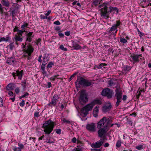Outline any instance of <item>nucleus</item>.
<instances>
[{
    "label": "nucleus",
    "instance_id": "1",
    "mask_svg": "<svg viewBox=\"0 0 151 151\" xmlns=\"http://www.w3.org/2000/svg\"><path fill=\"white\" fill-rule=\"evenodd\" d=\"M99 7L102 8L101 12L102 16L104 17H107L110 13L116 12V14L118 13V9L116 7H112L108 3H104L99 5Z\"/></svg>",
    "mask_w": 151,
    "mask_h": 151
},
{
    "label": "nucleus",
    "instance_id": "2",
    "mask_svg": "<svg viewBox=\"0 0 151 151\" xmlns=\"http://www.w3.org/2000/svg\"><path fill=\"white\" fill-rule=\"evenodd\" d=\"M106 120V117H104L97 123V128L100 129L98 133V136L100 137H101L109 129L106 126H104Z\"/></svg>",
    "mask_w": 151,
    "mask_h": 151
},
{
    "label": "nucleus",
    "instance_id": "3",
    "mask_svg": "<svg viewBox=\"0 0 151 151\" xmlns=\"http://www.w3.org/2000/svg\"><path fill=\"white\" fill-rule=\"evenodd\" d=\"M26 43L25 45L22 43V48L23 49V55L24 58H27V60H30L32 58V53L33 52L34 49L31 45H29L26 46Z\"/></svg>",
    "mask_w": 151,
    "mask_h": 151
},
{
    "label": "nucleus",
    "instance_id": "4",
    "mask_svg": "<svg viewBox=\"0 0 151 151\" xmlns=\"http://www.w3.org/2000/svg\"><path fill=\"white\" fill-rule=\"evenodd\" d=\"M55 122L49 119L43 124L42 128L44 129L45 134H50L52 131L54 127Z\"/></svg>",
    "mask_w": 151,
    "mask_h": 151
},
{
    "label": "nucleus",
    "instance_id": "5",
    "mask_svg": "<svg viewBox=\"0 0 151 151\" xmlns=\"http://www.w3.org/2000/svg\"><path fill=\"white\" fill-rule=\"evenodd\" d=\"M92 83V82L82 77L78 79L75 82V84L77 87L80 86L88 87L91 86Z\"/></svg>",
    "mask_w": 151,
    "mask_h": 151
},
{
    "label": "nucleus",
    "instance_id": "6",
    "mask_svg": "<svg viewBox=\"0 0 151 151\" xmlns=\"http://www.w3.org/2000/svg\"><path fill=\"white\" fill-rule=\"evenodd\" d=\"M93 106V105L91 102L87 104L82 109L81 113L83 114L84 116H86L88 114V111L92 109Z\"/></svg>",
    "mask_w": 151,
    "mask_h": 151
},
{
    "label": "nucleus",
    "instance_id": "7",
    "mask_svg": "<svg viewBox=\"0 0 151 151\" xmlns=\"http://www.w3.org/2000/svg\"><path fill=\"white\" fill-rule=\"evenodd\" d=\"M101 94L102 96H106L108 99H109L112 97L114 92L109 88H107L102 90Z\"/></svg>",
    "mask_w": 151,
    "mask_h": 151
},
{
    "label": "nucleus",
    "instance_id": "8",
    "mask_svg": "<svg viewBox=\"0 0 151 151\" xmlns=\"http://www.w3.org/2000/svg\"><path fill=\"white\" fill-rule=\"evenodd\" d=\"M88 99V96L85 92L84 91H82L80 93L79 99L81 104L83 105L84 103H86Z\"/></svg>",
    "mask_w": 151,
    "mask_h": 151
},
{
    "label": "nucleus",
    "instance_id": "9",
    "mask_svg": "<svg viewBox=\"0 0 151 151\" xmlns=\"http://www.w3.org/2000/svg\"><path fill=\"white\" fill-rule=\"evenodd\" d=\"M142 54H133L130 56V57L132 59V61L134 63L139 62V59H142L140 58L142 56Z\"/></svg>",
    "mask_w": 151,
    "mask_h": 151
},
{
    "label": "nucleus",
    "instance_id": "10",
    "mask_svg": "<svg viewBox=\"0 0 151 151\" xmlns=\"http://www.w3.org/2000/svg\"><path fill=\"white\" fill-rule=\"evenodd\" d=\"M59 98L58 95L54 94L51 101L49 103L48 106L52 107L56 105L57 103L59 101Z\"/></svg>",
    "mask_w": 151,
    "mask_h": 151
},
{
    "label": "nucleus",
    "instance_id": "11",
    "mask_svg": "<svg viewBox=\"0 0 151 151\" xmlns=\"http://www.w3.org/2000/svg\"><path fill=\"white\" fill-rule=\"evenodd\" d=\"M104 142V139H102L94 143H92L91 145V147L92 148H99L103 144Z\"/></svg>",
    "mask_w": 151,
    "mask_h": 151
},
{
    "label": "nucleus",
    "instance_id": "12",
    "mask_svg": "<svg viewBox=\"0 0 151 151\" xmlns=\"http://www.w3.org/2000/svg\"><path fill=\"white\" fill-rule=\"evenodd\" d=\"M122 90L120 88H117L115 90V96L116 99H122Z\"/></svg>",
    "mask_w": 151,
    "mask_h": 151
},
{
    "label": "nucleus",
    "instance_id": "13",
    "mask_svg": "<svg viewBox=\"0 0 151 151\" xmlns=\"http://www.w3.org/2000/svg\"><path fill=\"white\" fill-rule=\"evenodd\" d=\"M23 70H22L20 71H19V70H17L16 72V73H13L12 76L14 78H16V77L17 76L19 79L21 80L22 77V76L23 75Z\"/></svg>",
    "mask_w": 151,
    "mask_h": 151
},
{
    "label": "nucleus",
    "instance_id": "14",
    "mask_svg": "<svg viewBox=\"0 0 151 151\" xmlns=\"http://www.w3.org/2000/svg\"><path fill=\"white\" fill-rule=\"evenodd\" d=\"M86 128L88 130L91 132H94L96 130L95 125L93 123L87 124Z\"/></svg>",
    "mask_w": 151,
    "mask_h": 151
},
{
    "label": "nucleus",
    "instance_id": "15",
    "mask_svg": "<svg viewBox=\"0 0 151 151\" xmlns=\"http://www.w3.org/2000/svg\"><path fill=\"white\" fill-rule=\"evenodd\" d=\"M48 54H45L43 58L42 63L41 65L42 67H45L46 65L49 60V58L48 57Z\"/></svg>",
    "mask_w": 151,
    "mask_h": 151
},
{
    "label": "nucleus",
    "instance_id": "16",
    "mask_svg": "<svg viewBox=\"0 0 151 151\" xmlns=\"http://www.w3.org/2000/svg\"><path fill=\"white\" fill-rule=\"evenodd\" d=\"M111 108V105L110 102L102 107V111L104 112H106L110 110Z\"/></svg>",
    "mask_w": 151,
    "mask_h": 151
},
{
    "label": "nucleus",
    "instance_id": "17",
    "mask_svg": "<svg viewBox=\"0 0 151 151\" xmlns=\"http://www.w3.org/2000/svg\"><path fill=\"white\" fill-rule=\"evenodd\" d=\"M33 32H30L27 33L26 35V41L29 42L32 41V39L34 35H33Z\"/></svg>",
    "mask_w": 151,
    "mask_h": 151
},
{
    "label": "nucleus",
    "instance_id": "18",
    "mask_svg": "<svg viewBox=\"0 0 151 151\" xmlns=\"http://www.w3.org/2000/svg\"><path fill=\"white\" fill-rule=\"evenodd\" d=\"M106 122L105 123V124L104 126L106 127V126L107 127V128H108V129H109L110 127L109 125H110L112 121V118L111 117H109L108 119L106 118Z\"/></svg>",
    "mask_w": 151,
    "mask_h": 151
},
{
    "label": "nucleus",
    "instance_id": "19",
    "mask_svg": "<svg viewBox=\"0 0 151 151\" xmlns=\"http://www.w3.org/2000/svg\"><path fill=\"white\" fill-rule=\"evenodd\" d=\"M99 106H96L94 109L93 112V116L95 117H97L98 116L99 113Z\"/></svg>",
    "mask_w": 151,
    "mask_h": 151
},
{
    "label": "nucleus",
    "instance_id": "20",
    "mask_svg": "<svg viewBox=\"0 0 151 151\" xmlns=\"http://www.w3.org/2000/svg\"><path fill=\"white\" fill-rule=\"evenodd\" d=\"M13 39L15 42H21L23 40V38L18 35H16Z\"/></svg>",
    "mask_w": 151,
    "mask_h": 151
},
{
    "label": "nucleus",
    "instance_id": "21",
    "mask_svg": "<svg viewBox=\"0 0 151 151\" xmlns=\"http://www.w3.org/2000/svg\"><path fill=\"white\" fill-rule=\"evenodd\" d=\"M73 48L75 50H78L80 49L81 47L77 42H73Z\"/></svg>",
    "mask_w": 151,
    "mask_h": 151
},
{
    "label": "nucleus",
    "instance_id": "22",
    "mask_svg": "<svg viewBox=\"0 0 151 151\" xmlns=\"http://www.w3.org/2000/svg\"><path fill=\"white\" fill-rule=\"evenodd\" d=\"M11 40V37L8 36H6V37H1L0 38V42L2 41H5L6 42H9Z\"/></svg>",
    "mask_w": 151,
    "mask_h": 151
},
{
    "label": "nucleus",
    "instance_id": "23",
    "mask_svg": "<svg viewBox=\"0 0 151 151\" xmlns=\"http://www.w3.org/2000/svg\"><path fill=\"white\" fill-rule=\"evenodd\" d=\"M130 38L128 36H127L126 37V39L121 37L120 38V42L122 43L123 44H126L127 43V40H129Z\"/></svg>",
    "mask_w": 151,
    "mask_h": 151
},
{
    "label": "nucleus",
    "instance_id": "24",
    "mask_svg": "<svg viewBox=\"0 0 151 151\" xmlns=\"http://www.w3.org/2000/svg\"><path fill=\"white\" fill-rule=\"evenodd\" d=\"M15 47L14 42H11L9 45L6 47V48L9 49L11 51H12L14 49Z\"/></svg>",
    "mask_w": 151,
    "mask_h": 151
},
{
    "label": "nucleus",
    "instance_id": "25",
    "mask_svg": "<svg viewBox=\"0 0 151 151\" xmlns=\"http://www.w3.org/2000/svg\"><path fill=\"white\" fill-rule=\"evenodd\" d=\"M15 88L14 85L12 83H9L6 86V89L8 90H13Z\"/></svg>",
    "mask_w": 151,
    "mask_h": 151
},
{
    "label": "nucleus",
    "instance_id": "26",
    "mask_svg": "<svg viewBox=\"0 0 151 151\" xmlns=\"http://www.w3.org/2000/svg\"><path fill=\"white\" fill-rule=\"evenodd\" d=\"M14 61V60L13 59V57L9 58L7 59L6 63L9 65H12Z\"/></svg>",
    "mask_w": 151,
    "mask_h": 151
},
{
    "label": "nucleus",
    "instance_id": "27",
    "mask_svg": "<svg viewBox=\"0 0 151 151\" xmlns=\"http://www.w3.org/2000/svg\"><path fill=\"white\" fill-rule=\"evenodd\" d=\"M28 24V23L24 22L23 24H22L21 27V29L24 32H25L26 28H27Z\"/></svg>",
    "mask_w": 151,
    "mask_h": 151
},
{
    "label": "nucleus",
    "instance_id": "28",
    "mask_svg": "<svg viewBox=\"0 0 151 151\" xmlns=\"http://www.w3.org/2000/svg\"><path fill=\"white\" fill-rule=\"evenodd\" d=\"M92 103V104L93 105V106L96 104L100 105L102 103L101 101L99 99H96L91 102Z\"/></svg>",
    "mask_w": 151,
    "mask_h": 151
},
{
    "label": "nucleus",
    "instance_id": "29",
    "mask_svg": "<svg viewBox=\"0 0 151 151\" xmlns=\"http://www.w3.org/2000/svg\"><path fill=\"white\" fill-rule=\"evenodd\" d=\"M54 65V63L52 61L49 62L46 66L47 70L51 68Z\"/></svg>",
    "mask_w": 151,
    "mask_h": 151
},
{
    "label": "nucleus",
    "instance_id": "30",
    "mask_svg": "<svg viewBox=\"0 0 151 151\" xmlns=\"http://www.w3.org/2000/svg\"><path fill=\"white\" fill-rule=\"evenodd\" d=\"M131 69V67L130 66L128 65H125L123 67L122 71H129Z\"/></svg>",
    "mask_w": 151,
    "mask_h": 151
},
{
    "label": "nucleus",
    "instance_id": "31",
    "mask_svg": "<svg viewBox=\"0 0 151 151\" xmlns=\"http://www.w3.org/2000/svg\"><path fill=\"white\" fill-rule=\"evenodd\" d=\"M45 67H42L41 66V69L42 71V73L44 77L47 76V72L45 70Z\"/></svg>",
    "mask_w": 151,
    "mask_h": 151
},
{
    "label": "nucleus",
    "instance_id": "32",
    "mask_svg": "<svg viewBox=\"0 0 151 151\" xmlns=\"http://www.w3.org/2000/svg\"><path fill=\"white\" fill-rule=\"evenodd\" d=\"M122 24V23L119 21H117L116 22V23L114 24L113 25L115 28L117 29L118 28H119V26Z\"/></svg>",
    "mask_w": 151,
    "mask_h": 151
},
{
    "label": "nucleus",
    "instance_id": "33",
    "mask_svg": "<svg viewBox=\"0 0 151 151\" xmlns=\"http://www.w3.org/2000/svg\"><path fill=\"white\" fill-rule=\"evenodd\" d=\"M2 4L4 6L6 7H8L10 5V3L8 0H3L2 1Z\"/></svg>",
    "mask_w": 151,
    "mask_h": 151
},
{
    "label": "nucleus",
    "instance_id": "34",
    "mask_svg": "<svg viewBox=\"0 0 151 151\" xmlns=\"http://www.w3.org/2000/svg\"><path fill=\"white\" fill-rule=\"evenodd\" d=\"M117 101L115 104V106L116 107H118L122 101V99H116Z\"/></svg>",
    "mask_w": 151,
    "mask_h": 151
},
{
    "label": "nucleus",
    "instance_id": "35",
    "mask_svg": "<svg viewBox=\"0 0 151 151\" xmlns=\"http://www.w3.org/2000/svg\"><path fill=\"white\" fill-rule=\"evenodd\" d=\"M135 148L136 149L138 150H141L142 149H143L144 148V147L142 145H139L136 146Z\"/></svg>",
    "mask_w": 151,
    "mask_h": 151
},
{
    "label": "nucleus",
    "instance_id": "36",
    "mask_svg": "<svg viewBox=\"0 0 151 151\" xmlns=\"http://www.w3.org/2000/svg\"><path fill=\"white\" fill-rule=\"evenodd\" d=\"M122 141L120 140H118L116 144V147L117 148L120 147L121 145Z\"/></svg>",
    "mask_w": 151,
    "mask_h": 151
},
{
    "label": "nucleus",
    "instance_id": "37",
    "mask_svg": "<svg viewBox=\"0 0 151 151\" xmlns=\"http://www.w3.org/2000/svg\"><path fill=\"white\" fill-rule=\"evenodd\" d=\"M18 146L19 147H17V148H19L21 150L23 149L24 147V145L23 144L20 143H19L18 144Z\"/></svg>",
    "mask_w": 151,
    "mask_h": 151
},
{
    "label": "nucleus",
    "instance_id": "38",
    "mask_svg": "<svg viewBox=\"0 0 151 151\" xmlns=\"http://www.w3.org/2000/svg\"><path fill=\"white\" fill-rule=\"evenodd\" d=\"M116 29L115 27L113 25L110 28V29L109 30V33L113 31H115Z\"/></svg>",
    "mask_w": 151,
    "mask_h": 151
},
{
    "label": "nucleus",
    "instance_id": "39",
    "mask_svg": "<svg viewBox=\"0 0 151 151\" xmlns=\"http://www.w3.org/2000/svg\"><path fill=\"white\" fill-rule=\"evenodd\" d=\"M106 64L105 63H101V64L99 65L98 66H97V67L98 68H100L102 67H103L104 66H106Z\"/></svg>",
    "mask_w": 151,
    "mask_h": 151
},
{
    "label": "nucleus",
    "instance_id": "40",
    "mask_svg": "<svg viewBox=\"0 0 151 151\" xmlns=\"http://www.w3.org/2000/svg\"><path fill=\"white\" fill-rule=\"evenodd\" d=\"M72 151H82V149L81 147L75 148Z\"/></svg>",
    "mask_w": 151,
    "mask_h": 151
},
{
    "label": "nucleus",
    "instance_id": "41",
    "mask_svg": "<svg viewBox=\"0 0 151 151\" xmlns=\"http://www.w3.org/2000/svg\"><path fill=\"white\" fill-rule=\"evenodd\" d=\"M59 48L60 49L63 51H67V49L66 48L64 47L62 45H61L60 46Z\"/></svg>",
    "mask_w": 151,
    "mask_h": 151
},
{
    "label": "nucleus",
    "instance_id": "42",
    "mask_svg": "<svg viewBox=\"0 0 151 151\" xmlns=\"http://www.w3.org/2000/svg\"><path fill=\"white\" fill-rule=\"evenodd\" d=\"M24 32L23 30H20L19 29L18 31L17 32V34H18V35L22 36V34Z\"/></svg>",
    "mask_w": 151,
    "mask_h": 151
},
{
    "label": "nucleus",
    "instance_id": "43",
    "mask_svg": "<svg viewBox=\"0 0 151 151\" xmlns=\"http://www.w3.org/2000/svg\"><path fill=\"white\" fill-rule=\"evenodd\" d=\"M101 3V2L98 1L94 0L93 1V4L96 6H97L98 4H100Z\"/></svg>",
    "mask_w": 151,
    "mask_h": 151
},
{
    "label": "nucleus",
    "instance_id": "44",
    "mask_svg": "<svg viewBox=\"0 0 151 151\" xmlns=\"http://www.w3.org/2000/svg\"><path fill=\"white\" fill-rule=\"evenodd\" d=\"M59 76L58 75H55L53 76H52L50 78V80H52L53 81H54L55 80V79L57 78L58 76Z\"/></svg>",
    "mask_w": 151,
    "mask_h": 151
},
{
    "label": "nucleus",
    "instance_id": "45",
    "mask_svg": "<svg viewBox=\"0 0 151 151\" xmlns=\"http://www.w3.org/2000/svg\"><path fill=\"white\" fill-rule=\"evenodd\" d=\"M114 84L113 81L111 80H109L108 82V85L109 86H111Z\"/></svg>",
    "mask_w": 151,
    "mask_h": 151
},
{
    "label": "nucleus",
    "instance_id": "46",
    "mask_svg": "<svg viewBox=\"0 0 151 151\" xmlns=\"http://www.w3.org/2000/svg\"><path fill=\"white\" fill-rule=\"evenodd\" d=\"M61 132V130L60 129H56L55 130V132L58 134H60Z\"/></svg>",
    "mask_w": 151,
    "mask_h": 151
},
{
    "label": "nucleus",
    "instance_id": "47",
    "mask_svg": "<svg viewBox=\"0 0 151 151\" xmlns=\"http://www.w3.org/2000/svg\"><path fill=\"white\" fill-rule=\"evenodd\" d=\"M34 116L35 117L38 118L39 117V112H35L34 114Z\"/></svg>",
    "mask_w": 151,
    "mask_h": 151
},
{
    "label": "nucleus",
    "instance_id": "48",
    "mask_svg": "<svg viewBox=\"0 0 151 151\" xmlns=\"http://www.w3.org/2000/svg\"><path fill=\"white\" fill-rule=\"evenodd\" d=\"M45 142H46L47 143H50V144L54 142L53 141L51 140L50 139H46Z\"/></svg>",
    "mask_w": 151,
    "mask_h": 151
},
{
    "label": "nucleus",
    "instance_id": "49",
    "mask_svg": "<svg viewBox=\"0 0 151 151\" xmlns=\"http://www.w3.org/2000/svg\"><path fill=\"white\" fill-rule=\"evenodd\" d=\"M3 105V100L2 98L0 97V107H2Z\"/></svg>",
    "mask_w": 151,
    "mask_h": 151
},
{
    "label": "nucleus",
    "instance_id": "50",
    "mask_svg": "<svg viewBox=\"0 0 151 151\" xmlns=\"http://www.w3.org/2000/svg\"><path fill=\"white\" fill-rule=\"evenodd\" d=\"M13 151H21L19 148H17V147H14L13 148Z\"/></svg>",
    "mask_w": 151,
    "mask_h": 151
},
{
    "label": "nucleus",
    "instance_id": "51",
    "mask_svg": "<svg viewBox=\"0 0 151 151\" xmlns=\"http://www.w3.org/2000/svg\"><path fill=\"white\" fill-rule=\"evenodd\" d=\"M60 31L58 32V33L59 36L60 37H64V34L63 33H60Z\"/></svg>",
    "mask_w": 151,
    "mask_h": 151
},
{
    "label": "nucleus",
    "instance_id": "52",
    "mask_svg": "<svg viewBox=\"0 0 151 151\" xmlns=\"http://www.w3.org/2000/svg\"><path fill=\"white\" fill-rule=\"evenodd\" d=\"M41 39L40 38H39L38 40H37L36 43L37 45H38L39 44L40 45L41 44Z\"/></svg>",
    "mask_w": 151,
    "mask_h": 151
},
{
    "label": "nucleus",
    "instance_id": "53",
    "mask_svg": "<svg viewBox=\"0 0 151 151\" xmlns=\"http://www.w3.org/2000/svg\"><path fill=\"white\" fill-rule=\"evenodd\" d=\"M77 143L78 144V145L77 147H81H81L83 146V145L80 142L77 141Z\"/></svg>",
    "mask_w": 151,
    "mask_h": 151
},
{
    "label": "nucleus",
    "instance_id": "54",
    "mask_svg": "<svg viewBox=\"0 0 151 151\" xmlns=\"http://www.w3.org/2000/svg\"><path fill=\"white\" fill-rule=\"evenodd\" d=\"M51 10H49L47 11V12L45 14V15L46 16V17H48L50 14L51 13Z\"/></svg>",
    "mask_w": 151,
    "mask_h": 151
},
{
    "label": "nucleus",
    "instance_id": "55",
    "mask_svg": "<svg viewBox=\"0 0 151 151\" xmlns=\"http://www.w3.org/2000/svg\"><path fill=\"white\" fill-rule=\"evenodd\" d=\"M53 24H56V25H60L61 24L60 23L58 20H57L55 22H53Z\"/></svg>",
    "mask_w": 151,
    "mask_h": 151
},
{
    "label": "nucleus",
    "instance_id": "56",
    "mask_svg": "<svg viewBox=\"0 0 151 151\" xmlns=\"http://www.w3.org/2000/svg\"><path fill=\"white\" fill-rule=\"evenodd\" d=\"M26 81H25L22 83V86L23 88H26Z\"/></svg>",
    "mask_w": 151,
    "mask_h": 151
},
{
    "label": "nucleus",
    "instance_id": "57",
    "mask_svg": "<svg viewBox=\"0 0 151 151\" xmlns=\"http://www.w3.org/2000/svg\"><path fill=\"white\" fill-rule=\"evenodd\" d=\"M42 57V56L41 55H40L38 59V61L39 62L41 63L42 62V60L41 59V58Z\"/></svg>",
    "mask_w": 151,
    "mask_h": 151
},
{
    "label": "nucleus",
    "instance_id": "58",
    "mask_svg": "<svg viewBox=\"0 0 151 151\" xmlns=\"http://www.w3.org/2000/svg\"><path fill=\"white\" fill-rule=\"evenodd\" d=\"M15 91L16 93L18 94L20 91L19 88V87H17L15 90Z\"/></svg>",
    "mask_w": 151,
    "mask_h": 151
},
{
    "label": "nucleus",
    "instance_id": "59",
    "mask_svg": "<svg viewBox=\"0 0 151 151\" xmlns=\"http://www.w3.org/2000/svg\"><path fill=\"white\" fill-rule=\"evenodd\" d=\"M70 31H68L65 32V35L68 36L70 35Z\"/></svg>",
    "mask_w": 151,
    "mask_h": 151
},
{
    "label": "nucleus",
    "instance_id": "60",
    "mask_svg": "<svg viewBox=\"0 0 151 151\" xmlns=\"http://www.w3.org/2000/svg\"><path fill=\"white\" fill-rule=\"evenodd\" d=\"M25 104L24 101L22 100V102L20 103L19 104V105L21 106L22 107L24 106Z\"/></svg>",
    "mask_w": 151,
    "mask_h": 151
},
{
    "label": "nucleus",
    "instance_id": "61",
    "mask_svg": "<svg viewBox=\"0 0 151 151\" xmlns=\"http://www.w3.org/2000/svg\"><path fill=\"white\" fill-rule=\"evenodd\" d=\"M63 122L66 123H70V121L66 120V119H65V118L63 119Z\"/></svg>",
    "mask_w": 151,
    "mask_h": 151
},
{
    "label": "nucleus",
    "instance_id": "62",
    "mask_svg": "<svg viewBox=\"0 0 151 151\" xmlns=\"http://www.w3.org/2000/svg\"><path fill=\"white\" fill-rule=\"evenodd\" d=\"M40 18L41 19H44L47 18V17L41 14L40 15Z\"/></svg>",
    "mask_w": 151,
    "mask_h": 151
},
{
    "label": "nucleus",
    "instance_id": "63",
    "mask_svg": "<svg viewBox=\"0 0 151 151\" xmlns=\"http://www.w3.org/2000/svg\"><path fill=\"white\" fill-rule=\"evenodd\" d=\"M91 150L92 151H101V149H91Z\"/></svg>",
    "mask_w": 151,
    "mask_h": 151
},
{
    "label": "nucleus",
    "instance_id": "64",
    "mask_svg": "<svg viewBox=\"0 0 151 151\" xmlns=\"http://www.w3.org/2000/svg\"><path fill=\"white\" fill-rule=\"evenodd\" d=\"M47 87L48 88H49L50 87H51L52 85H51V83L50 82H48L47 83Z\"/></svg>",
    "mask_w": 151,
    "mask_h": 151
}]
</instances>
